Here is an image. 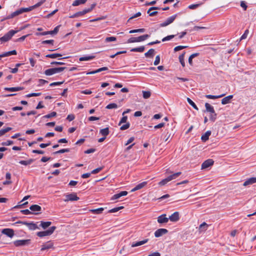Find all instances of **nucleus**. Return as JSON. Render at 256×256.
Listing matches in <instances>:
<instances>
[{"instance_id": "obj_1", "label": "nucleus", "mask_w": 256, "mask_h": 256, "mask_svg": "<svg viewBox=\"0 0 256 256\" xmlns=\"http://www.w3.org/2000/svg\"><path fill=\"white\" fill-rule=\"evenodd\" d=\"M66 68V67H60L48 68L44 72V74L48 76H52L62 72Z\"/></svg>"}, {"instance_id": "obj_2", "label": "nucleus", "mask_w": 256, "mask_h": 256, "mask_svg": "<svg viewBox=\"0 0 256 256\" xmlns=\"http://www.w3.org/2000/svg\"><path fill=\"white\" fill-rule=\"evenodd\" d=\"M18 30H10L7 33H6L3 36L0 38V41L2 42H6L8 41L11 38L17 33Z\"/></svg>"}, {"instance_id": "obj_3", "label": "nucleus", "mask_w": 256, "mask_h": 256, "mask_svg": "<svg viewBox=\"0 0 256 256\" xmlns=\"http://www.w3.org/2000/svg\"><path fill=\"white\" fill-rule=\"evenodd\" d=\"M150 36V35L146 34L142 36H140L138 37L135 38V37H132L130 38L128 40V43H134V42H140L145 40L148 38Z\"/></svg>"}, {"instance_id": "obj_4", "label": "nucleus", "mask_w": 256, "mask_h": 256, "mask_svg": "<svg viewBox=\"0 0 256 256\" xmlns=\"http://www.w3.org/2000/svg\"><path fill=\"white\" fill-rule=\"evenodd\" d=\"M56 229V227L55 226H52L48 230L38 232L36 235L40 238L49 236L54 232Z\"/></svg>"}, {"instance_id": "obj_5", "label": "nucleus", "mask_w": 256, "mask_h": 256, "mask_svg": "<svg viewBox=\"0 0 256 256\" xmlns=\"http://www.w3.org/2000/svg\"><path fill=\"white\" fill-rule=\"evenodd\" d=\"M176 16V14H174L171 16H170L165 21L160 24V26L164 27L170 24L174 20Z\"/></svg>"}, {"instance_id": "obj_6", "label": "nucleus", "mask_w": 256, "mask_h": 256, "mask_svg": "<svg viewBox=\"0 0 256 256\" xmlns=\"http://www.w3.org/2000/svg\"><path fill=\"white\" fill-rule=\"evenodd\" d=\"M80 198L77 196L76 193H71L68 194L66 196V199L64 200V202L68 201H76L78 200Z\"/></svg>"}, {"instance_id": "obj_7", "label": "nucleus", "mask_w": 256, "mask_h": 256, "mask_svg": "<svg viewBox=\"0 0 256 256\" xmlns=\"http://www.w3.org/2000/svg\"><path fill=\"white\" fill-rule=\"evenodd\" d=\"M30 240H20L14 242V244L16 246L28 245L30 244Z\"/></svg>"}, {"instance_id": "obj_8", "label": "nucleus", "mask_w": 256, "mask_h": 256, "mask_svg": "<svg viewBox=\"0 0 256 256\" xmlns=\"http://www.w3.org/2000/svg\"><path fill=\"white\" fill-rule=\"evenodd\" d=\"M214 161L212 159H208L205 160L201 166L202 169H206L214 164Z\"/></svg>"}, {"instance_id": "obj_9", "label": "nucleus", "mask_w": 256, "mask_h": 256, "mask_svg": "<svg viewBox=\"0 0 256 256\" xmlns=\"http://www.w3.org/2000/svg\"><path fill=\"white\" fill-rule=\"evenodd\" d=\"M168 232V230L166 228H159L154 232V236L156 238H159L164 234H166Z\"/></svg>"}, {"instance_id": "obj_10", "label": "nucleus", "mask_w": 256, "mask_h": 256, "mask_svg": "<svg viewBox=\"0 0 256 256\" xmlns=\"http://www.w3.org/2000/svg\"><path fill=\"white\" fill-rule=\"evenodd\" d=\"M158 222L159 224H166L168 222V218L166 217V214H162L158 216L157 218Z\"/></svg>"}, {"instance_id": "obj_11", "label": "nucleus", "mask_w": 256, "mask_h": 256, "mask_svg": "<svg viewBox=\"0 0 256 256\" xmlns=\"http://www.w3.org/2000/svg\"><path fill=\"white\" fill-rule=\"evenodd\" d=\"M168 220H170L172 222H176L180 220V214L178 212H176L173 213L171 216H169L168 218Z\"/></svg>"}, {"instance_id": "obj_12", "label": "nucleus", "mask_w": 256, "mask_h": 256, "mask_svg": "<svg viewBox=\"0 0 256 256\" xmlns=\"http://www.w3.org/2000/svg\"><path fill=\"white\" fill-rule=\"evenodd\" d=\"M2 232L10 238L14 236V230L11 228H4L2 230Z\"/></svg>"}, {"instance_id": "obj_13", "label": "nucleus", "mask_w": 256, "mask_h": 256, "mask_svg": "<svg viewBox=\"0 0 256 256\" xmlns=\"http://www.w3.org/2000/svg\"><path fill=\"white\" fill-rule=\"evenodd\" d=\"M52 247H53V243L52 242L49 241L46 243L44 244L42 246V248H41L40 250L44 251L46 250H48V249L51 248Z\"/></svg>"}, {"instance_id": "obj_14", "label": "nucleus", "mask_w": 256, "mask_h": 256, "mask_svg": "<svg viewBox=\"0 0 256 256\" xmlns=\"http://www.w3.org/2000/svg\"><path fill=\"white\" fill-rule=\"evenodd\" d=\"M147 183H148L147 182H142L138 184L131 190V192H134L136 190L142 189V188L144 187L147 184Z\"/></svg>"}, {"instance_id": "obj_15", "label": "nucleus", "mask_w": 256, "mask_h": 256, "mask_svg": "<svg viewBox=\"0 0 256 256\" xmlns=\"http://www.w3.org/2000/svg\"><path fill=\"white\" fill-rule=\"evenodd\" d=\"M22 14V8H20L18 10H16V11L12 12L10 14H9L7 17H6V19H10V18H12L14 17H15L16 16H17L20 14Z\"/></svg>"}, {"instance_id": "obj_16", "label": "nucleus", "mask_w": 256, "mask_h": 256, "mask_svg": "<svg viewBox=\"0 0 256 256\" xmlns=\"http://www.w3.org/2000/svg\"><path fill=\"white\" fill-rule=\"evenodd\" d=\"M256 183V178H250L247 179L243 184V186H246L248 185L252 184H253Z\"/></svg>"}, {"instance_id": "obj_17", "label": "nucleus", "mask_w": 256, "mask_h": 256, "mask_svg": "<svg viewBox=\"0 0 256 256\" xmlns=\"http://www.w3.org/2000/svg\"><path fill=\"white\" fill-rule=\"evenodd\" d=\"M24 225L28 226L29 230H35L36 229H40V228L38 226L37 224L32 222H26V223L24 224Z\"/></svg>"}, {"instance_id": "obj_18", "label": "nucleus", "mask_w": 256, "mask_h": 256, "mask_svg": "<svg viewBox=\"0 0 256 256\" xmlns=\"http://www.w3.org/2000/svg\"><path fill=\"white\" fill-rule=\"evenodd\" d=\"M232 98H233L232 95H230L226 97H224L222 100V104H229Z\"/></svg>"}, {"instance_id": "obj_19", "label": "nucleus", "mask_w": 256, "mask_h": 256, "mask_svg": "<svg viewBox=\"0 0 256 256\" xmlns=\"http://www.w3.org/2000/svg\"><path fill=\"white\" fill-rule=\"evenodd\" d=\"M40 226L44 230H46L52 224L51 222L40 221Z\"/></svg>"}, {"instance_id": "obj_20", "label": "nucleus", "mask_w": 256, "mask_h": 256, "mask_svg": "<svg viewBox=\"0 0 256 256\" xmlns=\"http://www.w3.org/2000/svg\"><path fill=\"white\" fill-rule=\"evenodd\" d=\"M23 89L22 87H12V88H4V90L6 91H9V92H17L20 90H22Z\"/></svg>"}, {"instance_id": "obj_21", "label": "nucleus", "mask_w": 256, "mask_h": 256, "mask_svg": "<svg viewBox=\"0 0 256 256\" xmlns=\"http://www.w3.org/2000/svg\"><path fill=\"white\" fill-rule=\"evenodd\" d=\"M34 161V159L30 158L27 160H20L19 162V163L21 164L26 166L32 164Z\"/></svg>"}, {"instance_id": "obj_22", "label": "nucleus", "mask_w": 256, "mask_h": 256, "mask_svg": "<svg viewBox=\"0 0 256 256\" xmlns=\"http://www.w3.org/2000/svg\"><path fill=\"white\" fill-rule=\"evenodd\" d=\"M211 134V132L210 130H208L204 134L202 135L201 137V140L203 142H206L209 138V136Z\"/></svg>"}, {"instance_id": "obj_23", "label": "nucleus", "mask_w": 256, "mask_h": 256, "mask_svg": "<svg viewBox=\"0 0 256 256\" xmlns=\"http://www.w3.org/2000/svg\"><path fill=\"white\" fill-rule=\"evenodd\" d=\"M30 209L32 211L35 212L40 211L42 210V208L38 205L33 204L30 207Z\"/></svg>"}, {"instance_id": "obj_24", "label": "nucleus", "mask_w": 256, "mask_h": 256, "mask_svg": "<svg viewBox=\"0 0 256 256\" xmlns=\"http://www.w3.org/2000/svg\"><path fill=\"white\" fill-rule=\"evenodd\" d=\"M158 9H159V8H158V7H152L149 8V10H148L147 12H148V14H149L150 16H154L158 14V12L154 11V12H150V11L153 10H158Z\"/></svg>"}, {"instance_id": "obj_25", "label": "nucleus", "mask_w": 256, "mask_h": 256, "mask_svg": "<svg viewBox=\"0 0 256 256\" xmlns=\"http://www.w3.org/2000/svg\"><path fill=\"white\" fill-rule=\"evenodd\" d=\"M94 58V56H82L79 58L80 61H86L90 60L93 59Z\"/></svg>"}, {"instance_id": "obj_26", "label": "nucleus", "mask_w": 256, "mask_h": 256, "mask_svg": "<svg viewBox=\"0 0 256 256\" xmlns=\"http://www.w3.org/2000/svg\"><path fill=\"white\" fill-rule=\"evenodd\" d=\"M100 133L104 136L106 137L108 134H109V129L108 128H106L103 129H101L100 131Z\"/></svg>"}, {"instance_id": "obj_27", "label": "nucleus", "mask_w": 256, "mask_h": 256, "mask_svg": "<svg viewBox=\"0 0 256 256\" xmlns=\"http://www.w3.org/2000/svg\"><path fill=\"white\" fill-rule=\"evenodd\" d=\"M62 54H60L55 53L52 54H48L46 56V58H56L57 57L62 56Z\"/></svg>"}, {"instance_id": "obj_28", "label": "nucleus", "mask_w": 256, "mask_h": 256, "mask_svg": "<svg viewBox=\"0 0 256 256\" xmlns=\"http://www.w3.org/2000/svg\"><path fill=\"white\" fill-rule=\"evenodd\" d=\"M144 46H141L140 47L133 48L130 50V51L132 52H142L144 51Z\"/></svg>"}, {"instance_id": "obj_29", "label": "nucleus", "mask_w": 256, "mask_h": 256, "mask_svg": "<svg viewBox=\"0 0 256 256\" xmlns=\"http://www.w3.org/2000/svg\"><path fill=\"white\" fill-rule=\"evenodd\" d=\"M185 53V52H184V53L180 54L178 58L182 66V67L185 66V62L184 60Z\"/></svg>"}, {"instance_id": "obj_30", "label": "nucleus", "mask_w": 256, "mask_h": 256, "mask_svg": "<svg viewBox=\"0 0 256 256\" xmlns=\"http://www.w3.org/2000/svg\"><path fill=\"white\" fill-rule=\"evenodd\" d=\"M86 1L87 0H75L73 2L72 5L73 6H78V5L86 3Z\"/></svg>"}, {"instance_id": "obj_31", "label": "nucleus", "mask_w": 256, "mask_h": 256, "mask_svg": "<svg viewBox=\"0 0 256 256\" xmlns=\"http://www.w3.org/2000/svg\"><path fill=\"white\" fill-rule=\"evenodd\" d=\"M181 174H182L181 172H178L173 174H171L170 176H168V178L170 181L172 180L176 179L178 176H180Z\"/></svg>"}, {"instance_id": "obj_32", "label": "nucleus", "mask_w": 256, "mask_h": 256, "mask_svg": "<svg viewBox=\"0 0 256 256\" xmlns=\"http://www.w3.org/2000/svg\"><path fill=\"white\" fill-rule=\"evenodd\" d=\"M224 95H225L224 94H222L218 95V96H214V95H211V94H208V95H206V97L208 98L214 100V99L222 98V97L224 96Z\"/></svg>"}, {"instance_id": "obj_33", "label": "nucleus", "mask_w": 256, "mask_h": 256, "mask_svg": "<svg viewBox=\"0 0 256 256\" xmlns=\"http://www.w3.org/2000/svg\"><path fill=\"white\" fill-rule=\"evenodd\" d=\"M104 208H98L96 209H92L90 210V211L92 212V214H100L104 210Z\"/></svg>"}, {"instance_id": "obj_34", "label": "nucleus", "mask_w": 256, "mask_h": 256, "mask_svg": "<svg viewBox=\"0 0 256 256\" xmlns=\"http://www.w3.org/2000/svg\"><path fill=\"white\" fill-rule=\"evenodd\" d=\"M154 50L152 48L150 49L148 52L144 54L146 57H153Z\"/></svg>"}, {"instance_id": "obj_35", "label": "nucleus", "mask_w": 256, "mask_h": 256, "mask_svg": "<svg viewBox=\"0 0 256 256\" xmlns=\"http://www.w3.org/2000/svg\"><path fill=\"white\" fill-rule=\"evenodd\" d=\"M12 129V128L10 127H7L4 128H2L0 130V136H2L4 134H5L6 132L10 131Z\"/></svg>"}, {"instance_id": "obj_36", "label": "nucleus", "mask_w": 256, "mask_h": 256, "mask_svg": "<svg viewBox=\"0 0 256 256\" xmlns=\"http://www.w3.org/2000/svg\"><path fill=\"white\" fill-rule=\"evenodd\" d=\"M119 106L115 103H111L108 104L106 108L108 109H116Z\"/></svg>"}, {"instance_id": "obj_37", "label": "nucleus", "mask_w": 256, "mask_h": 256, "mask_svg": "<svg viewBox=\"0 0 256 256\" xmlns=\"http://www.w3.org/2000/svg\"><path fill=\"white\" fill-rule=\"evenodd\" d=\"M205 106L208 112H214L212 106L208 103H206Z\"/></svg>"}, {"instance_id": "obj_38", "label": "nucleus", "mask_w": 256, "mask_h": 256, "mask_svg": "<svg viewBox=\"0 0 256 256\" xmlns=\"http://www.w3.org/2000/svg\"><path fill=\"white\" fill-rule=\"evenodd\" d=\"M198 54V53H194L190 56L188 58V63L190 65L192 66V60H194V58L197 56Z\"/></svg>"}, {"instance_id": "obj_39", "label": "nucleus", "mask_w": 256, "mask_h": 256, "mask_svg": "<svg viewBox=\"0 0 256 256\" xmlns=\"http://www.w3.org/2000/svg\"><path fill=\"white\" fill-rule=\"evenodd\" d=\"M70 152V148H64V149H61L59 150L54 152V154H62V153H64V152Z\"/></svg>"}, {"instance_id": "obj_40", "label": "nucleus", "mask_w": 256, "mask_h": 256, "mask_svg": "<svg viewBox=\"0 0 256 256\" xmlns=\"http://www.w3.org/2000/svg\"><path fill=\"white\" fill-rule=\"evenodd\" d=\"M187 101L188 102V104L191 105L195 110H198V108H197L196 104L190 98H187Z\"/></svg>"}, {"instance_id": "obj_41", "label": "nucleus", "mask_w": 256, "mask_h": 256, "mask_svg": "<svg viewBox=\"0 0 256 256\" xmlns=\"http://www.w3.org/2000/svg\"><path fill=\"white\" fill-rule=\"evenodd\" d=\"M124 208V206H121L119 207L114 208L110 209L108 210L109 213H114L118 212L119 210Z\"/></svg>"}, {"instance_id": "obj_42", "label": "nucleus", "mask_w": 256, "mask_h": 256, "mask_svg": "<svg viewBox=\"0 0 256 256\" xmlns=\"http://www.w3.org/2000/svg\"><path fill=\"white\" fill-rule=\"evenodd\" d=\"M95 6H96L95 4H92V6L90 8H84V10H83L82 12H84V14H85L86 13H88L90 12L94 8Z\"/></svg>"}, {"instance_id": "obj_43", "label": "nucleus", "mask_w": 256, "mask_h": 256, "mask_svg": "<svg viewBox=\"0 0 256 256\" xmlns=\"http://www.w3.org/2000/svg\"><path fill=\"white\" fill-rule=\"evenodd\" d=\"M145 32L144 28H139V29H136V30H130L129 32L130 34H133L136 32Z\"/></svg>"}, {"instance_id": "obj_44", "label": "nucleus", "mask_w": 256, "mask_h": 256, "mask_svg": "<svg viewBox=\"0 0 256 256\" xmlns=\"http://www.w3.org/2000/svg\"><path fill=\"white\" fill-rule=\"evenodd\" d=\"M16 50H13L12 51L4 52V56H8L10 55H16Z\"/></svg>"}, {"instance_id": "obj_45", "label": "nucleus", "mask_w": 256, "mask_h": 256, "mask_svg": "<svg viewBox=\"0 0 256 256\" xmlns=\"http://www.w3.org/2000/svg\"><path fill=\"white\" fill-rule=\"evenodd\" d=\"M208 116L210 120L214 122L216 118V113H210Z\"/></svg>"}, {"instance_id": "obj_46", "label": "nucleus", "mask_w": 256, "mask_h": 256, "mask_svg": "<svg viewBox=\"0 0 256 256\" xmlns=\"http://www.w3.org/2000/svg\"><path fill=\"white\" fill-rule=\"evenodd\" d=\"M45 2V0H42L40 2L36 3V4L32 6V8L34 10L35 8H36L40 6L41 5H42L44 2Z\"/></svg>"}, {"instance_id": "obj_47", "label": "nucleus", "mask_w": 256, "mask_h": 256, "mask_svg": "<svg viewBox=\"0 0 256 256\" xmlns=\"http://www.w3.org/2000/svg\"><path fill=\"white\" fill-rule=\"evenodd\" d=\"M175 36V35H170V36H168L162 39V42H166V41H168V40H171L172 38H174V37Z\"/></svg>"}, {"instance_id": "obj_48", "label": "nucleus", "mask_w": 256, "mask_h": 256, "mask_svg": "<svg viewBox=\"0 0 256 256\" xmlns=\"http://www.w3.org/2000/svg\"><path fill=\"white\" fill-rule=\"evenodd\" d=\"M169 182H170V180L168 179V178L167 177L166 178L162 180H161L159 182V184L160 185V186H164V185L166 184H167Z\"/></svg>"}, {"instance_id": "obj_49", "label": "nucleus", "mask_w": 256, "mask_h": 256, "mask_svg": "<svg viewBox=\"0 0 256 256\" xmlns=\"http://www.w3.org/2000/svg\"><path fill=\"white\" fill-rule=\"evenodd\" d=\"M38 86H42L48 83V82L46 80H43V79H39L38 80Z\"/></svg>"}, {"instance_id": "obj_50", "label": "nucleus", "mask_w": 256, "mask_h": 256, "mask_svg": "<svg viewBox=\"0 0 256 256\" xmlns=\"http://www.w3.org/2000/svg\"><path fill=\"white\" fill-rule=\"evenodd\" d=\"M130 126V123L126 122V124L121 126V127L120 128V130H126L128 129V128H129Z\"/></svg>"}, {"instance_id": "obj_51", "label": "nucleus", "mask_w": 256, "mask_h": 256, "mask_svg": "<svg viewBox=\"0 0 256 256\" xmlns=\"http://www.w3.org/2000/svg\"><path fill=\"white\" fill-rule=\"evenodd\" d=\"M116 38L114 36H110V37H107L105 39V41L106 42H114L116 41Z\"/></svg>"}, {"instance_id": "obj_52", "label": "nucleus", "mask_w": 256, "mask_h": 256, "mask_svg": "<svg viewBox=\"0 0 256 256\" xmlns=\"http://www.w3.org/2000/svg\"><path fill=\"white\" fill-rule=\"evenodd\" d=\"M249 33V31L248 30H246L244 32V34L240 38V40L246 39Z\"/></svg>"}, {"instance_id": "obj_53", "label": "nucleus", "mask_w": 256, "mask_h": 256, "mask_svg": "<svg viewBox=\"0 0 256 256\" xmlns=\"http://www.w3.org/2000/svg\"><path fill=\"white\" fill-rule=\"evenodd\" d=\"M186 48H188V46H178L174 48V51L178 52Z\"/></svg>"}, {"instance_id": "obj_54", "label": "nucleus", "mask_w": 256, "mask_h": 256, "mask_svg": "<svg viewBox=\"0 0 256 256\" xmlns=\"http://www.w3.org/2000/svg\"><path fill=\"white\" fill-rule=\"evenodd\" d=\"M143 97L148 98L150 96V92L148 91H142Z\"/></svg>"}, {"instance_id": "obj_55", "label": "nucleus", "mask_w": 256, "mask_h": 256, "mask_svg": "<svg viewBox=\"0 0 256 256\" xmlns=\"http://www.w3.org/2000/svg\"><path fill=\"white\" fill-rule=\"evenodd\" d=\"M128 119V117L126 116H124L120 120V122L118 123V125L120 126L122 123H126Z\"/></svg>"}, {"instance_id": "obj_56", "label": "nucleus", "mask_w": 256, "mask_h": 256, "mask_svg": "<svg viewBox=\"0 0 256 256\" xmlns=\"http://www.w3.org/2000/svg\"><path fill=\"white\" fill-rule=\"evenodd\" d=\"M32 6H30L28 8H22V13L24 12H28L30 11H31L33 9L32 8Z\"/></svg>"}, {"instance_id": "obj_57", "label": "nucleus", "mask_w": 256, "mask_h": 256, "mask_svg": "<svg viewBox=\"0 0 256 256\" xmlns=\"http://www.w3.org/2000/svg\"><path fill=\"white\" fill-rule=\"evenodd\" d=\"M56 113H50L47 115L43 116V118H50L52 117H56Z\"/></svg>"}, {"instance_id": "obj_58", "label": "nucleus", "mask_w": 256, "mask_h": 256, "mask_svg": "<svg viewBox=\"0 0 256 256\" xmlns=\"http://www.w3.org/2000/svg\"><path fill=\"white\" fill-rule=\"evenodd\" d=\"M160 56L158 55L156 57L155 60L154 61V66H157L160 64Z\"/></svg>"}, {"instance_id": "obj_59", "label": "nucleus", "mask_w": 256, "mask_h": 256, "mask_svg": "<svg viewBox=\"0 0 256 256\" xmlns=\"http://www.w3.org/2000/svg\"><path fill=\"white\" fill-rule=\"evenodd\" d=\"M64 82V81L58 82H54L51 83L50 84V86H60V85L62 84Z\"/></svg>"}, {"instance_id": "obj_60", "label": "nucleus", "mask_w": 256, "mask_h": 256, "mask_svg": "<svg viewBox=\"0 0 256 256\" xmlns=\"http://www.w3.org/2000/svg\"><path fill=\"white\" fill-rule=\"evenodd\" d=\"M102 167H100V168H96L94 170H92L91 172V174H98V173L102 170Z\"/></svg>"}, {"instance_id": "obj_61", "label": "nucleus", "mask_w": 256, "mask_h": 256, "mask_svg": "<svg viewBox=\"0 0 256 256\" xmlns=\"http://www.w3.org/2000/svg\"><path fill=\"white\" fill-rule=\"evenodd\" d=\"M14 144V142L10 140H8L6 142H2V145L3 146H10L11 144Z\"/></svg>"}, {"instance_id": "obj_62", "label": "nucleus", "mask_w": 256, "mask_h": 256, "mask_svg": "<svg viewBox=\"0 0 256 256\" xmlns=\"http://www.w3.org/2000/svg\"><path fill=\"white\" fill-rule=\"evenodd\" d=\"M54 40H46L42 42V44H53Z\"/></svg>"}, {"instance_id": "obj_63", "label": "nucleus", "mask_w": 256, "mask_h": 256, "mask_svg": "<svg viewBox=\"0 0 256 256\" xmlns=\"http://www.w3.org/2000/svg\"><path fill=\"white\" fill-rule=\"evenodd\" d=\"M208 226V225L205 222H204L200 226V229L202 230L203 228H204V230H206Z\"/></svg>"}, {"instance_id": "obj_64", "label": "nucleus", "mask_w": 256, "mask_h": 256, "mask_svg": "<svg viewBox=\"0 0 256 256\" xmlns=\"http://www.w3.org/2000/svg\"><path fill=\"white\" fill-rule=\"evenodd\" d=\"M20 212L22 214H26V215H28V214H32V212L28 209L22 210H20Z\"/></svg>"}]
</instances>
